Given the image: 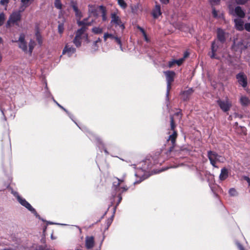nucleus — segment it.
I'll return each instance as SVG.
<instances>
[{"label":"nucleus","instance_id":"1","mask_svg":"<svg viewBox=\"0 0 250 250\" xmlns=\"http://www.w3.org/2000/svg\"><path fill=\"white\" fill-rule=\"evenodd\" d=\"M116 181L113 183L112 195L113 198H115L116 196H117L118 200L117 205H118L122 199L121 193L126 191L128 188L126 186H122V184L124 182L123 178L120 179L116 178Z\"/></svg>","mask_w":250,"mask_h":250},{"label":"nucleus","instance_id":"2","mask_svg":"<svg viewBox=\"0 0 250 250\" xmlns=\"http://www.w3.org/2000/svg\"><path fill=\"white\" fill-rule=\"evenodd\" d=\"M14 42V41H12ZM18 43L20 48L25 53L31 55L33 50L35 46V42L33 40H30L28 44V47L27 46L26 42L25 41V35L21 34L20 36L18 41H16Z\"/></svg>","mask_w":250,"mask_h":250},{"label":"nucleus","instance_id":"3","mask_svg":"<svg viewBox=\"0 0 250 250\" xmlns=\"http://www.w3.org/2000/svg\"><path fill=\"white\" fill-rule=\"evenodd\" d=\"M217 38L218 41H214L212 43L211 53L210 54V57L211 58H216L215 57V52L218 50V49L220 46V43L219 42V41L222 43L224 42L226 40L225 33L220 28L217 29Z\"/></svg>","mask_w":250,"mask_h":250},{"label":"nucleus","instance_id":"4","mask_svg":"<svg viewBox=\"0 0 250 250\" xmlns=\"http://www.w3.org/2000/svg\"><path fill=\"white\" fill-rule=\"evenodd\" d=\"M208 157L211 165L214 167H218L216 165V162L224 163L225 161L224 157L218 155L217 153L212 151L208 152Z\"/></svg>","mask_w":250,"mask_h":250},{"label":"nucleus","instance_id":"5","mask_svg":"<svg viewBox=\"0 0 250 250\" xmlns=\"http://www.w3.org/2000/svg\"><path fill=\"white\" fill-rule=\"evenodd\" d=\"M12 193L13 195L17 198V200L21 205L26 208L27 209L30 211L32 213H34L35 215H37V213L35 209L28 202L25 200V199L20 196L18 193L16 191H12Z\"/></svg>","mask_w":250,"mask_h":250},{"label":"nucleus","instance_id":"6","mask_svg":"<svg viewBox=\"0 0 250 250\" xmlns=\"http://www.w3.org/2000/svg\"><path fill=\"white\" fill-rule=\"evenodd\" d=\"M217 103L221 110L224 112L229 111L232 106V103L228 97H226L224 100H218Z\"/></svg>","mask_w":250,"mask_h":250},{"label":"nucleus","instance_id":"7","mask_svg":"<svg viewBox=\"0 0 250 250\" xmlns=\"http://www.w3.org/2000/svg\"><path fill=\"white\" fill-rule=\"evenodd\" d=\"M71 6L73 8V10L75 13V16L79 19L77 20V23L79 26H82L83 25H89L90 23L87 22L86 19H84L83 21H80V19L83 17L82 12L79 10L77 4L74 2H72Z\"/></svg>","mask_w":250,"mask_h":250},{"label":"nucleus","instance_id":"8","mask_svg":"<svg viewBox=\"0 0 250 250\" xmlns=\"http://www.w3.org/2000/svg\"><path fill=\"white\" fill-rule=\"evenodd\" d=\"M164 73L166 76V79L167 82L166 96L167 98H168L169 91L171 89V83L173 81L175 73L172 71H167L164 72Z\"/></svg>","mask_w":250,"mask_h":250},{"label":"nucleus","instance_id":"9","mask_svg":"<svg viewBox=\"0 0 250 250\" xmlns=\"http://www.w3.org/2000/svg\"><path fill=\"white\" fill-rule=\"evenodd\" d=\"M21 10L15 11L10 15L8 21H7L6 26L10 27L11 24L16 23L20 21L21 18Z\"/></svg>","mask_w":250,"mask_h":250},{"label":"nucleus","instance_id":"10","mask_svg":"<svg viewBox=\"0 0 250 250\" xmlns=\"http://www.w3.org/2000/svg\"><path fill=\"white\" fill-rule=\"evenodd\" d=\"M111 23L114 24L116 27L119 26L122 30H124L125 26L122 23L120 17L117 15L115 13H112L111 14Z\"/></svg>","mask_w":250,"mask_h":250},{"label":"nucleus","instance_id":"11","mask_svg":"<svg viewBox=\"0 0 250 250\" xmlns=\"http://www.w3.org/2000/svg\"><path fill=\"white\" fill-rule=\"evenodd\" d=\"M175 125L174 122V119L173 116H170V127L172 130V133L168 137V141H170L172 145H174L175 143V140L177 138V134L176 131L174 130Z\"/></svg>","mask_w":250,"mask_h":250},{"label":"nucleus","instance_id":"12","mask_svg":"<svg viewBox=\"0 0 250 250\" xmlns=\"http://www.w3.org/2000/svg\"><path fill=\"white\" fill-rule=\"evenodd\" d=\"M108 38H109L111 40H114L115 41L120 45L121 50L124 51V48L122 47V42L119 38L112 34H109L108 33H104V41L105 42Z\"/></svg>","mask_w":250,"mask_h":250},{"label":"nucleus","instance_id":"13","mask_svg":"<svg viewBox=\"0 0 250 250\" xmlns=\"http://www.w3.org/2000/svg\"><path fill=\"white\" fill-rule=\"evenodd\" d=\"M236 79L238 83L244 88L247 85V78L243 73H239L236 75Z\"/></svg>","mask_w":250,"mask_h":250},{"label":"nucleus","instance_id":"14","mask_svg":"<svg viewBox=\"0 0 250 250\" xmlns=\"http://www.w3.org/2000/svg\"><path fill=\"white\" fill-rule=\"evenodd\" d=\"M76 52V49L72 45L67 43L62 50L63 55L66 54L68 57L71 56Z\"/></svg>","mask_w":250,"mask_h":250},{"label":"nucleus","instance_id":"15","mask_svg":"<svg viewBox=\"0 0 250 250\" xmlns=\"http://www.w3.org/2000/svg\"><path fill=\"white\" fill-rule=\"evenodd\" d=\"M85 247L87 249H91L94 247V238L93 236H86L85 240Z\"/></svg>","mask_w":250,"mask_h":250},{"label":"nucleus","instance_id":"16","mask_svg":"<svg viewBox=\"0 0 250 250\" xmlns=\"http://www.w3.org/2000/svg\"><path fill=\"white\" fill-rule=\"evenodd\" d=\"M162 14L161 6L159 4H156L155 7L152 10V15L154 18H158Z\"/></svg>","mask_w":250,"mask_h":250},{"label":"nucleus","instance_id":"17","mask_svg":"<svg viewBox=\"0 0 250 250\" xmlns=\"http://www.w3.org/2000/svg\"><path fill=\"white\" fill-rule=\"evenodd\" d=\"M193 89L191 88L183 91L181 93L182 99L184 101L188 100L190 96L193 93Z\"/></svg>","mask_w":250,"mask_h":250},{"label":"nucleus","instance_id":"18","mask_svg":"<svg viewBox=\"0 0 250 250\" xmlns=\"http://www.w3.org/2000/svg\"><path fill=\"white\" fill-rule=\"evenodd\" d=\"M88 12L90 15H93L95 17L98 16L97 10L99 6L95 5L89 4L88 6Z\"/></svg>","mask_w":250,"mask_h":250},{"label":"nucleus","instance_id":"19","mask_svg":"<svg viewBox=\"0 0 250 250\" xmlns=\"http://www.w3.org/2000/svg\"><path fill=\"white\" fill-rule=\"evenodd\" d=\"M233 14L240 18H243L245 16L244 11L240 6H237L235 7Z\"/></svg>","mask_w":250,"mask_h":250},{"label":"nucleus","instance_id":"20","mask_svg":"<svg viewBox=\"0 0 250 250\" xmlns=\"http://www.w3.org/2000/svg\"><path fill=\"white\" fill-rule=\"evenodd\" d=\"M234 22L235 23V26L237 30L241 31L244 29V22L242 20L235 19H234Z\"/></svg>","mask_w":250,"mask_h":250},{"label":"nucleus","instance_id":"21","mask_svg":"<svg viewBox=\"0 0 250 250\" xmlns=\"http://www.w3.org/2000/svg\"><path fill=\"white\" fill-rule=\"evenodd\" d=\"M239 102L242 106H247L250 104V100L248 97L242 95L240 97Z\"/></svg>","mask_w":250,"mask_h":250},{"label":"nucleus","instance_id":"22","mask_svg":"<svg viewBox=\"0 0 250 250\" xmlns=\"http://www.w3.org/2000/svg\"><path fill=\"white\" fill-rule=\"evenodd\" d=\"M228 170L225 167L222 168L221 170V173L219 175V180L221 181H224L226 180L228 178Z\"/></svg>","mask_w":250,"mask_h":250},{"label":"nucleus","instance_id":"23","mask_svg":"<svg viewBox=\"0 0 250 250\" xmlns=\"http://www.w3.org/2000/svg\"><path fill=\"white\" fill-rule=\"evenodd\" d=\"M34 0H21V5L20 7L21 11H23L26 7L29 6Z\"/></svg>","mask_w":250,"mask_h":250},{"label":"nucleus","instance_id":"24","mask_svg":"<svg viewBox=\"0 0 250 250\" xmlns=\"http://www.w3.org/2000/svg\"><path fill=\"white\" fill-rule=\"evenodd\" d=\"M85 25H83V26L77 30L76 36H78V37H81V38H82V37L83 36L87 39V35L84 34V33L86 30V27H85Z\"/></svg>","mask_w":250,"mask_h":250},{"label":"nucleus","instance_id":"25","mask_svg":"<svg viewBox=\"0 0 250 250\" xmlns=\"http://www.w3.org/2000/svg\"><path fill=\"white\" fill-rule=\"evenodd\" d=\"M99 9H100L102 13V17L103 21H106L107 20V17L106 16L107 11L106 8L103 5H100L99 6Z\"/></svg>","mask_w":250,"mask_h":250},{"label":"nucleus","instance_id":"26","mask_svg":"<svg viewBox=\"0 0 250 250\" xmlns=\"http://www.w3.org/2000/svg\"><path fill=\"white\" fill-rule=\"evenodd\" d=\"M30 250H48V248L45 245L34 244L31 248Z\"/></svg>","mask_w":250,"mask_h":250},{"label":"nucleus","instance_id":"27","mask_svg":"<svg viewBox=\"0 0 250 250\" xmlns=\"http://www.w3.org/2000/svg\"><path fill=\"white\" fill-rule=\"evenodd\" d=\"M65 22V19L64 18H62L61 21H58V32L59 34L62 35L64 31V23Z\"/></svg>","mask_w":250,"mask_h":250},{"label":"nucleus","instance_id":"28","mask_svg":"<svg viewBox=\"0 0 250 250\" xmlns=\"http://www.w3.org/2000/svg\"><path fill=\"white\" fill-rule=\"evenodd\" d=\"M82 38L78 37V36H75L73 40V43L75 44L76 47H79L81 45V40Z\"/></svg>","mask_w":250,"mask_h":250},{"label":"nucleus","instance_id":"29","mask_svg":"<svg viewBox=\"0 0 250 250\" xmlns=\"http://www.w3.org/2000/svg\"><path fill=\"white\" fill-rule=\"evenodd\" d=\"M92 31L96 34H101L103 31V29L102 28L100 27H94L92 28Z\"/></svg>","mask_w":250,"mask_h":250},{"label":"nucleus","instance_id":"30","mask_svg":"<svg viewBox=\"0 0 250 250\" xmlns=\"http://www.w3.org/2000/svg\"><path fill=\"white\" fill-rule=\"evenodd\" d=\"M118 2V4L120 5V6L125 9L127 7V4L124 1V0H117Z\"/></svg>","mask_w":250,"mask_h":250},{"label":"nucleus","instance_id":"31","mask_svg":"<svg viewBox=\"0 0 250 250\" xmlns=\"http://www.w3.org/2000/svg\"><path fill=\"white\" fill-rule=\"evenodd\" d=\"M36 40H37V42H38V43L40 45H41L42 43V39L41 35L38 32H37L36 33Z\"/></svg>","mask_w":250,"mask_h":250},{"label":"nucleus","instance_id":"32","mask_svg":"<svg viewBox=\"0 0 250 250\" xmlns=\"http://www.w3.org/2000/svg\"><path fill=\"white\" fill-rule=\"evenodd\" d=\"M229 192L230 196H235L237 195V191L234 188H230Z\"/></svg>","mask_w":250,"mask_h":250},{"label":"nucleus","instance_id":"33","mask_svg":"<svg viewBox=\"0 0 250 250\" xmlns=\"http://www.w3.org/2000/svg\"><path fill=\"white\" fill-rule=\"evenodd\" d=\"M5 20V15L3 13H0V26L2 25Z\"/></svg>","mask_w":250,"mask_h":250},{"label":"nucleus","instance_id":"34","mask_svg":"<svg viewBox=\"0 0 250 250\" xmlns=\"http://www.w3.org/2000/svg\"><path fill=\"white\" fill-rule=\"evenodd\" d=\"M55 5L57 8L61 9L62 8V3L60 0H56L55 2Z\"/></svg>","mask_w":250,"mask_h":250},{"label":"nucleus","instance_id":"35","mask_svg":"<svg viewBox=\"0 0 250 250\" xmlns=\"http://www.w3.org/2000/svg\"><path fill=\"white\" fill-rule=\"evenodd\" d=\"M186 57V55L184 56V58L180 59L178 60H175V63L177 64L178 65H180L183 62L185 58Z\"/></svg>","mask_w":250,"mask_h":250},{"label":"nucleus","instance_id":"36","mask_svg":"<svg viewBox=\"0 0 250 250\" xmlns=\"http://www.w3.org/2000/svg\"><path fill=\"white\" fill-rule=\"evenodd\" d=\"M54 102H55L58 105V106H59L60 108L62 109L64 111H65L67 113V114L69 116L70 118H72L71 115L68 112V111L67 110H66L63 107H62V105H61L59 104H58L55 100H54Z\"/></svg>","mask_w":250,"mask_h":250},{"label":"nucleus","instance_id":"37","mask_svg":"<svg viewBox=\"0 0 250 250\" xmlns=\"http://www.w3.org/2000/svg\"><path fill=\"white\" fill-rule=\"evenodd\" d=\"M249 0H235L236 2L239 4H244Z\"/></svg>","mask_w":250,"mask_h":250},{"label":"nucleus","instance_id":"38","mask_svg":"<svg viewBox=\"0 0 250 250\" xmlns=\"http://www.w3.org/2000/svg\"><path fill=\"white\" fill-rule=\"evenodd\" d=\"M245 29L248 31L250 32V23H247L245 24Z\"/></svg>","mask_w":250,"mask_h":250},{"label":"nucleus","instance_id":"39","mask_svg":"<svg viewBox=\"0 0 250 250\" xmlns=\"http://www.w3.org/2000/svg\"><path fill=\"white\" fill-rule=\"evenodd\" d=\"M9 0H1L0 1V3L3 5H7V3L9 2Z\"/></svg>","mask_w":250,"mask_h":250},{"label":"nucleus","instance_id":"40","mask_svg":"<svg viewBox=\"0 0 250 250\" xmlns=\"http://www.w3.org/2000/svg\"><path fill=\"white\" fill-rule=\"evenodd\" d=\"M174 64H175V60H172L171 61H169L168 62V67H171Z\"/></svg>","mask_w":250,"mask_h":250},{"label":"nucleus","instance_id":"41","mask_svg":"<svg viewBox=\"0 0 250 250\" xmlns=\"http://www.w3.org/2000/svg\"><path fill=\"white\" fill-rule=\"evenodd\" d=\"M212 14L214 17L217 18L218 17V14H217V11L215 10V9L214 8L212 10Z\"/></svg>","mask_w":250,"mask_h":250},{"label":"nucleus","instance_id":"42","mask_svg":"<svg viewBox=\"0 0 250 250\" xmlns=\"http://www.w3.org/2000/svg\"><path fill=\"white\" fill-rule=\"evenodd\" d=\"M237 245L239 250H245L243 247L239 243H237Z\"/></svg>","mask_w":250,"mask_h":250},{"label":"nucleus","instance_id":"43","mask_svg":"<svg viewBox=\"0 0 250 250\" xmlns=\"http://www.w3.org/2000/svg\"><path fill=\"white\" fill-rule=\"evenodd\" d=\"M137 10V7L136 6H131V11L133 13H136Z\"/></svg>","mask_w":250,"mask_h":250},{"label":"nucleus","instance_id":"44","mask_svg":"<svg viewBox=\"0 0 250 250\" xmlns=\"http://www.w3.org/2000/svg\"><path fill=\"white\" fill-rule=\"evenodd\" d=\"M138 29L140 30V31L142 32V34H144L146 33L144 29L141 27L138 26Z\"/></svg>","mask_w":250,"mask_h":250},{"label":"nucleus","instance_id":"45","mask_svg":"<svg viewBox=\"0 0 250 250\" xmlns=\"http://www.w3.org/2000/svg\"><path fill=\"white\" fill-rule=\"evenodd\" d=\"M244 179L247 181V182L248 183L249 186H250V178H249L247 176H245L244 177Z\"/></svg>","mask_w":250,"mask_h":250},{"label":"nucleus","instance_id":"46","mask_svg":"<svg viewBox=\"0 0 250 250\" xmlns=\"http://www.w3.org/2000/svg\"><path fill=\"white\" fill-rule=\"evenodd\" d=\"M143 35L145 41H146L147 42H148L149 40L147 37L146 33H145V34H143Z\"/></svg>","mask_w":250,"mask_h":250},{"label":"nucleus","instance_id":"47","mask_svg":"<svg viewBox=\"0 0 250 250\" xmlns=\"http://www.w3.org/2000/svg\"><path fill=\"white\" fill-rule=\"evenodd\" d=\"M161 2L164 4H167L169 2V0H160Z\"/></svg>","mask_w":250,"mask_h":250},{"label":"nucleus","instance_id":"48","mask_svg":"<svg viewBox=\"0 0 250 250\" xmlns=\"http://www.w3.org/2000/svg\"><path fill=\"white\" fill-rule=\"evenodd\" d=\"M101 39H100V38H98V39H97V41H96L94 42V45L95 46H96V44H97V43L98 42H101Z\"/></svg>","mask_w":250,"mask_h":250},{"label":"nucleus","instance_id":"49","mask_svg":"<svg viewBox=\"0 0 250 250\" xmlns=\"http://www.w3.org/2000/svg\"><path fill=\"white\" fill-rule=\"evenodd\" d=\"M96 140L97 141V143H98L99 144H101L102 143V142H101V140H100V139H99L98 138H96Z\"/></svg>","mask_w":250,"mask_h":250},{"label":"nucleus","instance_id":"50","mask_svg":"<svg viewBox=\"0 0 250 250\" xmlns=\"http://www.w3.org/2000/svg\"><path fill=\"white\" fill-rule=\"evenodd\" d=\"M175 115H177V116H180V118H181V114L180 113V112H177L175 114Z\"/></svg>","mask_w":250,"mask_h":250},{"label":"nucleus","instance_id":"51","mask_svg":"<svg viewBox=\"0 0 250 250\" xmlns=\"http://www.w3.org/2000/svg\"><path fill=\"white\" fill-rule=\"evenodd\" d=\"M149 168V167H147V168H146L145 167H143V171H146V169H148Z\"/></svg>","mask_w":250,"mask_h":250},{"label":"nucleus","instance_id":"52","mask_svg":"<svg viewBox=\"0 0 250 250\" xmlns=\"http://www.w3.org/2000/svg\"><path fill=\"white\" fill-rule=\"evenodd\" d=\"M212 1L214 2H218L220 1V0H212Z\"/></svg>","mask_w":250,"mask_h":250},{"label":"nucleus","instance_id":"53","mask_svg":"<svg viewBox=\"0 0 250 250\" xmlns=\"http://www.w3.org/2000/svg\"><path fill=\"white\" fill-rule=\"evenodd\" d=\"M4 109H1V111L3 115H4Z\"/></svg>","mask_w":250,"mask_h":250},{"label":"nucleus","instance_id":"54","mask_svg":"<svg viewBox=\"0 0 250 250\" xmlns=\"http://www.w3.org/2000/svg\"><path fill=\"white\" fill-rule=\"evenodd\" d=\"M147 177H143L142 178V180H141V181L144 180V179H146V178Z\"/></svg>","mask_w":250,"mask_h":250},{"label":"nucleus","instance_id":"55","mask_svg":"<svg viewBox=\"0 0 250 250\" xmlns=\"http://www.w3.org/2000/svg\"><path fill=\"white\" fill-rule=\"evenodd\" d=\"M104 152H105V153H106V154H107V153H108V152H107V151L106 149H105L104 150Z\"/></svg>","mask_w":250,"mask_h":250},{"label":"nucleus","instance_id":"56","mask_svg":"<svg viewBox=\"0 0 250 250\" xmlns=\"http://www.w3.org/2000/svg\"><path fill=\"white\" fill-rule=\"evenodd\" d=\"M138 174H139V172H138L137 173H136L135 174V175H136V176H137Z\"/></svg>","mask_w":250,"mask_h":250},{"label":"nucleus","instance_id":"57","mask_svg":"<svg viewBox=\"0 0 250 250\" xmlns=\"http://www.w3.org/2000/svg\"><path fill=\"white\" fill-rule=\"evenodd\" d=\"M139 182H137V181H136V182H135L134 183V184H136V183H139Z\"/></svg>","mask_w":250,"mask_h":250},{"label":"nucleus","instance_id":"58","mask_svg":"<svg viewBox=\"0 0 250 250\" xmlns=\"http://www.w3.org/2000/svg\"><path fill=\"white\" fill-rule=\"evenodd\" d=\"M48 224H53V223H52V222H48Z\"/></svg>","mask_w":250,"mask_h":250},{"label":"nucleus","instance_id":"59","mask_svg":"<svg viewBox=\"0 0 250 250\" xmlns=\"http://www.w3.org/2000/svg\"><path fill=\"white\" fill-rule=\"evenodd\" d=\"M51 238H52V239H53V236L52 235L51 236Z\"/></svg>","mask_w":250,"mask_h":250}]
</instances>
